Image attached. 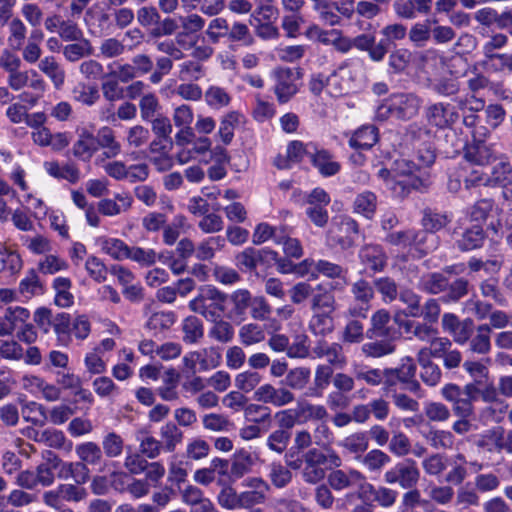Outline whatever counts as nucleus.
I'll return each instance as SVG.
<instances>
[{
    "label": "nucleus",
    "instance_id": "1",
    "mask_svg": "<svg viewBox=\"0 0 512 512\" xmlns=\"http://www.w3.org/2000/svg\"><path fill=\"white\" fill-rule=\"evenodd\" d=\"M436 155L430 147L418 149L413 158H401L394 161L392 172L382 168L378 176L382 178L386 188L395 197H403L410 189L426 188L430 184L429 168Z\"/></svg>",
    "mask_w": 512,
    "mask_h": 512
},
{
    "label": "nucleus",
    "instance_id": "2",
    "mask_svg": "<svg viewBox=\"0 0 512 512\" xmlns=\"http://www.w3.org/2000/svg\"><path fill=\"white\" fill-rule=\"evenodd\" d=\"M7 84L15 91L24 87L32 89V93L23 92L19 96L22 103L30 106H35L47 90V83L35 69L20 70L18 68L14 70L11 75H8Z\"/></svg>",
    "mask_w": 512,
    "mask_h": 512
},
{
    "label": "nucleus",
    "instance_id": "3",
    "mask_svg": "<svg viewBox=\"0 0 512 512\" xmlns=\"http://www.w3.org/2000/svg\"><path fill=\"white\" fill-rule=\"evenodd\" d=\"M361 65L356 60L347 59L332 71L327 80V93L332 97L348 95L357 87Z\"/></svg>",
    "mask_w": 512,
    "mask_h": 512
},
{
    "label": "nucleus",
    "instance_id": "4",
    "mask_svg": "<svg viewBox=\"0 0 512 512\" xmlns=\"http://www.w3.org/2000/svg\"><path fill=\"white\" fill-rule=\"evenodd\" d=\"M420 100L412 94H397L385 99L377 106L375 117L378 120L410 119L418 114Z\"/></svg>",
    "mask_w": 512,
    "mask_h": 512
},
{
    "label": "nucleus",
    "instance_id": "5",
    "mask_svg": "<svg viewBox=\"0 0 512 512\" xmlns=\"http://www.w3.org/2000/svg\"><path fill=\"white\" fill-rule=\"evenodd\" d=\"M228 296L213 285H203L198 288V295L190 300L188 307L191 311L206 318H216L225 312Z\"/></svg>",
    "mask_w": 512,
    "mask_h": 512
},
{
    "label": "nucleus",
    "instance_id": "6",
    "mask_svg": "<svg viewBox=\"0 0 512 512\" xmlns=\"http://www.w3.org/2000/svg\"><path fill=\"white\" fill-rule=\"evenodd\" d=\"M480 389L474 383L465 384L463 389L454 383L443 386L441 394L443 398L452 403L455 415L469 417L473 415V402L478 399Z\"/></svg>",
    "mask_w": 512,
    "mask_h": 512
},
{
    "label": "nucleus",
    "instance_id": "7",
    "mask_svg": "<svg viewBox=\"0 0 512 512\" xmlns=\"http://www.w3.org/2000/svg\"><path fill=\"white\" fill-rule=\"evenodd\" d=\"M358 235V225L348 215L335 216L328 232L331 242L340 245L341 248H349L355 244Z\"/></svg>",
    "mask_w": 512,
    "mask_h": 512
},
{
    "label": "nucleus",
    "instance_id": "8",
    "mask_svg": "<svg viewBox=\"0 0 512 512\" xmlns=\"http://www.w3.org/2000/svg\"><path fill=\"white\" fill-rule=\"evenodd\" d=\"M220 363L221 354L214 348L190 351L182 358L184 369L192 374L216 369Z\"/></svg>",
    "mask_w": 512,
    "mask_h": 512
},
{
    "label": "nucleus",
    "instance_id": "9",
    "mask_svg": "<svg viewBox=\"0 0 512 512\" xmlns=\"http://www.w3.org/2000/svg\"><path fill=\"white\" fill-rule=\"evenodd\" d=\"M420 477L419 468L415 461L405 460L393 466L384 473V481L389 484L398 483L403 489L416 486Z\"/></svg>",
    "mask_w": 512,
    "mask_h": 512
},
{
    "label": "nucleus",
    "instance_id": "10",
    "mask_svg": "<svg viewBox=\"0 0 512 512\" xmlns=\"http://www.w3.org/2000/svg\"><path fill=\"white\" fill-rule=\"evenodd\" d=\"M75 452L81 462H64L61 473H64L65 478L73 475L76 469L86 470V464H99L102 459L101 448L95 442L89 441L78 444L75 447Z\"/></svg>",
    "mask_w": 512,
    "mask_h": 512
},
{
    "label": "nucleus",
    "instance_id": "11",
    "mask_svg": "<svg viewBox=\"0 0 512 512\" xmlns=\"http://www.w3.org/2000/svg\"><path fill=\"white\" fill-rule=\"evenodd\" d=\"M512 178V167L508 162H498L495 164L489 176H483L479 174L477 170L472 172L471 177L466 179L467 185H490V186H501L504 188H510L509 183Z\"/></svg>",
    "mask_w": 512,
    "mask_h": 512
},
{
    "label": "nucleus",
    "instance_id": "12",
    "mask_svg": "<svg viewBox=\"0 0 512 512\" xmlns=\"http://www.w3.org/2000/svg\"><path fill=\"white\" fill-rule=\"evenodd\" d=\"M245 490L241 493L242 509H251L255 505L266 502L269 494V484L258 477H249L243 480Z\"/></svg>",
    "mask_w": 512,
    "mask_h": 512
},
{
    "label": "nucleus",
    "instance_id": "13",
    "mask_svg": "<svg viewBox=\"0 0 512 512\" xmlns=\"http://www.w3.org/2000/svg\"><path fill=\"white\" fill-rule=\"evenodd\" d=\"M466 215L471 222L476 223L475 225H481L489 217H496V222H490V226L494 231H498V227L502 226L499 206H495L492 199H480L468 208Z\"/></svg>",
    "mask_w": 512,
    "mask_h": 512
},
{
    "label": "nucleus",
    "instance_id": "14",
    "mask_svg": "<svg viewBox=\"0 0 512 512\" xmlns=\"http://www.w3.org/2000/svg\"><path fill=\"white\" fill-rule=\"evenodd\" d=\"M275 78L274 93L277 96L278 103L285 104L298 91L296 80L298 76L290 68H278L273 72Z\"/></svg>",
    "mask_w": 512,
    "mask_h": 512
},
{
    "label": "nucleus",
    "instance_id": "15",
    "mask_svg": "<svg viewBox=\"0 0 512 512\" xmlns=\"http://www.w3.org/2000/svg\"><path fill=\"white\" fill-rule=\"evenodd\" d=\"M417 366L411 356H405L401 365L396 369H386L387 384L393 385L396 381L407 384L408 390L418 392L420 384L415 380Z\"/></svg>",
    "mask_w": 512,
    "mask_h": 512
},
{
    "label": "nucleus",
    "instance_id": "16",
    "mask_svg": "<svg viewBox=\"0 0 512 512\" xmlns=\"http://www.w3.org/2000/svg\"><path fill=\"white\" fill-rule=\"evenodd\" d=\"M30 318L31 312L26 307L19 305L6 307L3 315L0 316V336L17 333L20 326L30 321Z\"/></svg>",
    "mask_w": 512,
    "mask_h": 512
},
{
    "label": "nucleus",
    "instance_id": "17",
    "mask_svg": "<svg viewBox=\"0 0 512 512\" xmlns=\"http://www.w3.org/2000/svg\"><path fill=\"white\" fill-rule=\"evenodd\" d=\"M253 399L280 407L294 402L295 395L287 388H275L274 385L265 383L254 391Z\"/></svg>",
    "mask_w": 512,
    "mask_h": 512
},
{
    "label": "nucleus",
    "instance_id": "18",
    "mask_svg": "<svg viewBox=\"0 0 512 512\" xmlns=\"http://www.w3.org/2000/svg\"><path fill=\"white\" fill-rule=\"evenodd\" d=\"M327 462V456L317 450L312 449L304 454L303 479L309 483H317L323 480L325 470L324 463Z\"/></svg>",
    "mask_w": 512,
    "mask_h": 512
},
{
    "label": "nucleus",
    "instance_id": "19",
    "mask_svg": "<svg viewBox=\"0 0 512 512\" xmlns=\"http://www.w3.org/2000/svg\"><path fill=\"white\" fill-rule=\"evenodd\" d=\"M314 143H303L300 140H293L286 147V158L278 156L275 164L278 168H288L292 164L300 163L305 156L310 159L313 154Z\"/></svg>",
    "mask_w": 512,
    "mask_h": 512
},
{
    "label": "nucleus",
    "instance_id": "20",
    "mask_svg": "<svg viewBox=\"0 0 512 512\" xmlns=\"http://www.w3.org/2000/svg\"><path fill=\"white\" fill-rule=\"evenodd\" d=\"M311 162L324 177L336 175L341 170V164L336 161L330 151L319 148L316 144L312 150Z\"/></svg>",
    "mask_w": 512,
    "mask_h": 512
},
{
    "label": "nucleus",
    "instance_id": "21",
    "mask_svg": "<svg viewBox=\"0 0 512 512\" xmlns=\"http://www.w3.org/2000/svg\"><path fill=\"white\" fill-rule=\"evenodd\" d=\"M457 117L455 107L450 104L437 103L427 109L428 123L439 128L454 124Z\"/></svg>",
    "mask_w": 512,
    "mask_h": 512
},
{
    "label": "nucleus",
    "instance_id": "22",
    "mask_svg": "<svg viewBox=\"0 0 512 512\" xmlns=\"http://www.w3.org/2000/svg\"><path fill=\"white\" fill-rule=\"evenodd\" d=\"M133 204V198L127 193H118L114 198H103L98 203V211L105 216H116L127 212Z\"/></svg>",
    "mask_w": 512,
    "mask_h": 512
},
{
    "label": "nucleus",
    "instance_id": "23",
    "mask_svg": "<svg viewBox=\"0 0 512 512\" xmlns=\"http://www.w3.org/2000/svg\"><path fill=\"white\" fill-rule=\"evenodd\" d=\"M243 121V114L236 112V110L224 114L220 119L216 137H218L224 145L231 144L234 139V130L242 125Z\"/></svg>",
    "mask_w": 512,
    "mask_h": 512
},
{
    "label": "nucleus",
    "instance_id": "24",
    "mask_svg": "<svg viewBox=\"0 0 512 512\" xmlns=\"http://www.w3.org/2000/svg\"><path fill=\"white\" fill-rule=\"evenodd\" d=\"M94 242L100 248V252L109 255L111 258L117 261L127 259L128 245L120 238L102 235L96 237Z\"/></svg>",
    "mask_w": 512,
    "mask_h": 512
},
{
    "label": "nucleus",
    "instance_id": "25",
    "mask_svg": "<svg viewBox=\"0 0 512 512\" xmlns=\"http://www.w3.org/2000/svg\"><path fill=\"white\" fill-rule=\"evenodd\" d=\"M43 166L48 175L56 179L67 180L71 184L77 183L81 178L80 169L72 163L61 165L57 160H48Z\"/></svg>",
    "mask_w": 512,
    "mask_h": 512
},
{
    "label": "nucleus",
    "instance_id": "26",
    "mask_svg": "<svg viewBox=\"0 0 512 512\" xmlns=\"http://www.w3.org/2000/svg\"><path fill=\"white\" fill-rule=\"evenodd\" d=\"M177 42L185 50H191V57L197 60H207L214 53L213 47L206 44L205 39L200 40L199 36L191 37L189 41L184 40V35H177Z\"/></svg>",
    "mask_w": 512,
    "mask_h": 512
},
{
    "label": "nucleus",
    "instance_id": "27",
    "mask_svg": "<svg viewBox=\"0 0 512 512\" xmlns=\"http://www.w3.org/2000/svg\"><path fill=\"white\" fill-rule=\"evenodd\" d=\"M38 68L51 80L56 89H60L65 84V70L58 63L55 57L47 56L38 62Z\"/></svg>",
    "mask_w": 512,
    "mask_h": 512
},
{
    "label": "nucleus",
    "instance_id": "28",
    "mask_svg": "<svg viewBox=\"0 0 512 512\" xmlns=\"http://www.w3.org/2000/svg\"><path fill=\"white\" fill-rule=\"evenodd\" d=\"M361 262L372 271H381L386 262L385 253L379 245H366L359 252Z\"/></svg>",
    "mask_w": 512,
    "mask_h": 512
},
{
    "label": "nucleus",
    "instance_id": "29",
    "mask_svg": "<svg viewBox=\"0 0 512 512\" xmlns=\"http://www.w3.org/2000/svg\"><path fill=\"white\" fill-rule=\"evenodd\" d=\"M336 307L337 303L331 290L321 284L317 285L312 294V311L333 313Z\"/></svg>",
    "mask_w": 512,
    "mask_h": 512
},
{
    "label": "nucleus",
    "instance_id": "30",
    "mask_svg": "<svg viewBox=\"0 0 512 512\" xmlns=\"http://www.w3.org/2000/svg\"><path fill=\"white\" fill-rule=\"evenodd\" d=\"M183 342L187 344H197L204 336V326L201 319L197 316H187L182 324Z\"/></svg>",
    "mask_w": 512,
    "mask_h": 512
},
{
    "label": "nucleus",
    "instance_id": "31",
    "mask_svg": "<svg viewBox=\"0 0 512 512\" xmlns=\"http://www.w3.org/2000/svg\"><path fill=\"white\" fill-rule=\"evenodd\" d=\"M204 99L208 107L219 110L231 104L232 96L224 87L211 85L206 88Z\"/></svg>",
    "mask_w": 512,
    "mask_h": 512
},
{
    "label": "nucleus",
    "instance_id": "32",
    "mask_svg": "<svg viewBox=\"0 0 512 512\" xmlns=\"http://www.w3.org/2000/svg\"><path fill=\"white\" fill-rule=\"evenodd\" d=\"M96 140L98 147L103 148V156L106 158H114L120 154L121 145L110 127L100 128Z\"/></svg>",
    "mask_w": 512,
    "mask_h": 512
},
{
    "label": "nucleus",
    "instance_id": "33",
    "mask_svg": "<svg viewBox=\"0 0 512 512\" xmlns=\"http://www.w3.org/2000/svg\"><path fill=\"white\" fill-rule=\"evenodd\" d=\"M296 409L300 424L314 420L321 421L328 415V412L323 405L313 404L305 400L298 401Z\"/></svg>",
    "mask_w": 512,
    "mask_h": 512
},
{
    "label": "nucleus",
    "instance_id": "34",
    "mask_svg": "<svg viewBox=\"0 0 512 512\" xmlns=\"http://www.w3.org/2000/svg\"><path fill=\"white\" fill-rule=\"evenodd\" d=\"M378 139L377 129L374 126L358 128L349 139V145L355 149H369Z\"/></svg>",
    "mask_w": 512,
    "mask_h": 512
},
{
    "label": "nucleus",
    "instance_id": "35",
    "mask_svg": "<svg viewBox=\"0 0 512 512\" xmlns=\"http://www.w3.org/2000/svg\"><path fill=\"white\" fill-rule=\"evenodd\" d=\"M358 480H361V472L357 470H335L329 476V483L334 490H343L353 487Z\"/></svg>",
    "mask_w": 512,
    "mask_h": 512
},
{
    "label": "nucleus",
    "instance_id": "36",
    "mask_svg": "<svg viewBox=\"0 0 512 512\" xmlns=\"http://www.w3.org/2000/svg\"><path fill=\"white\" fill-rule=\"evenodd\" d=\"M314 352L319 357H325L326 360L332 365L343 367L346 364V358L342 352L341 344L320 343L316 346Z\"/></svg>",
    "mask_w": 512,
    "mask_h": 512
},
{
    "label": "nucleus",
    "instance_id": "37",
    "mask_svg": "<svg viewBox=\"0 0 512 512\" xmlns=\"http://www.w3.org/2000/svg\"><path fill=\"white\" fill-rule=\"evenodd\" d=\"M308 268H309V274L311 273V275L314 277H316V275L314 274V271H316V272H318L324 276L330 277V278H339L340 281H342V284H344V285L347 284V280H346L347 272L345 271L344 268H342L338 264H334V263L324 261V260H320L316 263H314L312 261V264L310 266H308Z\"/></svg>",
    "mask_w": 512,
    "mask_h": 512
},
{
    "label": "nucleus",
    "instance_id": "38",
    "mask_svg": "<svg viewBox=\"0 0 512 512\" xmlns=\"http://www.w3.org/2000/svg\"><path fill=\"white\" fill-rule=\"evenodd\" d=\"M449 282L441 273H428L420 277L418 286L422 291L430 294H438L448 287Z\"/></svg>",
    "mask_w": 512,
    "mask_h": 512
},
{
    "label": "nucleus",
    "instance_id": "39",
    "mask_svg": "<svg viewBox=\"0 0 512 512\" xmlns=\"http://www.w3.org/2000/svg\"><path fill=\"white\" fill-rule=\"evenodd\" d=\"M239 340L244 346L259 344L265 340V330L260 324L247 323L239 328Z\"/></svg>",
    "mask_w": 512,
    "mask_h": 512
},
{
    "label": "nucleus",
    "instance_id": "40",
    "mask_svg": "<svg viewBox=\"0 0 512 512\" xmlns=\"http://www.w3.org/2000/svg\"><path fill=\"white\" fill-rule=\"evenodd\" d=\"M464 158L473 165L485 166L490 164L493 155L490 147L477 143L466 148Z\"/></svg>",
    "mask_w": 512,
    "mask_h": 512
},
{
    "label": "nucleus",
    "instance_id": "41",
    "mask_svg": "<svg viewBox=\"0 0 512 512\" xmlns=\"http://www.w3.org/2000/svg\"><path fill=\"white\" fill-rule=\"evenodd\" d=\"M22 265L21 255L16 250L12 247L0 246V273L3 271L18 273Z\"/></svg>",
    "mask_w": 512,
    "mask_h": 512
},
{
    "label": "nucleus",
    "instance_id": "42",
    "mask_svg": "<svg viewBox=\"0 0 512 512\" xmlns=\"http://www.w3.org/2000/svg\"><path fill=\"white\" fill-rule=\"evenodd\" d=\"M470 349L478 354L491 351V327L488 324H482L477 328L476 334L471 338Z\"/></svg>",
    "mask_w": 512,
    "mask_h": 512
},
{
    "label": "nucleus",
    "instance_id": "43",
    "mask_svg": "<svg viewBox=\"0 0 512 512\" xmlns=\"http://www.w3.org/2000/svg\"><path fill=\"white\" fill-rule=\"evenodd\" d=\"M21 414L25 421L34 425L43 426L48 422V414L42 404L27 402L21 407Z\"/></svg>",
    "mask_w": 512,
    "mask_h": 512
},
{
    "label": "nucleus",
    "instance_id": "44",
    "mask_svg": "<svg viewBox=\"0 0 512 512\" xmlns=\"http://www.w3.org/2000/svg\"><path fill=\"white\" fill-rule=\"evenodd\" d=\"M265 253H267L270 258L275 259L278 266V272L282 274L296 273L300 276H305L306 274H309L308 266L313 264V261L311 260H304L302 263L294 265L293 263L285 260V258L279 257L276 252L266 251Z\"/></svg>",
    "mask_w": 512,
    "mask_h": 512
},
{
    "label": "nucleus",
    "instance_id": "45",
    "mask_svg": "<svg viewBox=\"0 0 512 512\" xmlns=\"http://www.w3.org/2000/svg\"><path fill=\"white\" fill-rule=\"evenodd\" d=\"M8 44L11 48L21 49L23 42L27 36V27L21 18L12 17L8 22Z\"/></svg>",
    "mask_w": 512,
    "mask_h": 512
},
{
    "label": "nucleus",
    "instance_id": "46",
    "mask_svg": "<svg viewBox=\"0 0 512 512\" xmlns=\"http://www.w3.org/2000/svg\"><path fill=\"white\" fill-rule=\"evenodd\" d=\"M160 436L164 450L173 452L178 444L181 443L183 433L176 424L169 422L161 426Z\"/></svg>",
    "mask_w": 512,
    "mask_h": 512
},
{
    "label": "nucleus",
    "instance_id": "47",
    "mask_svg": "<svg viewBox=\"0 0 512 512\" xmlns=\"http://www.w3.org/2000/svg\"><path fill=\"white\" fill-rule=\"evenodd\" d=\"M18 292L27 299L43 293V285L36 271L30 270L26 273L19 283Z\"/></svg>",
    "mask_w": 512,
    "mask_h": 512
},
{
    "label": "nucleus",
    "instance_id": "48",
    "mask_svg": "<svg viewBox=\"0 0 512 512\" xmlns=\"http://www.w3.org/2000/svg\"><path fill=\"white\" fill-rule=\"evenodd\" d=\"M73 99L85 106H93L100 98L99 90L94 85L78 83L72 90Z\"/></svg>",
    "mask_w": 512,
    "mask_h": 512
},
{
    "label": "nucleus",
    "instance_id": "49",
    "mask_svg": "<svg viewBox=\"0 0 512 512\" xmlns=\"http://www.w3.org/2000/svg\"><path fill=\"white\" fill-rule=\"evenodd\" d=\"M189 227L187 217L184 215L174 216L170 225L163 230V242L167 245H173L181 233L186 232Z\"/></svg>",
    "mask_w": 512,
    "mask_h": 512
},
{
    "label": "nucleus",
    "instance_id": "50",
    "mask_svg": "<svg viewBox=\"0 0 512 512\" xmlns=\"http://www.w3.org/2000/svg\"><path fill=\"white\" fill-rule=\"evenodd\" d=\"M179 373L174 369L165 372L163 377V385L158 389V393L162 400L174 401L178 399L177 385L179 382Z\"/></svg>",
    "mask_w": 512,
    "mask_h": 512
},
{
    "label": "nucleus",
    "instance_id": "51",
    "mask_svg": "<svg viewBox=\"0 0 512 512\" xmlns=\"http://www.w3.org/2000/svg\"><path fill=\"white\" fill-rule=\"evenodd\" d=\"M318 17L327 25L336 26L341 22V17L336 12V2L332 0H321L313 5Z\"/></svg>",
    "mask_w": 512,
    "mask_h": 512
},
{
    "label": "nucleus",
    "instance_id": "52",
    "mask_svg": "<svg viewBox=\"0 0 512 512\" xmlns=\"http://www.w3.org/2000/svg\"><path fill=\"white\" fill-rule=\"evenodd\" d=\"M225 246V238L222 236H211L200 243L196 248V256L201 261L213 258L216 251H220Z\"/></svg>",
    "mask_w": 512,
    "mask_h": 512
},
{
    "label": "nucleus",
    "instance_id": "53",
    "mask_svg": "<svg viewBox=\"0 0 512 512\" xmlns=\"http://www.w3.org/2000/svg\"><path fill=\"white\" fill-rule=\"evenodd\" d=\"M97 149L96 138L92 134H82L74 144V156L90 160Z\"/></svg>",
    "mask_w": 512,
    "mask_h": 512
},
{
    "label": "nucleus",
    "instance_id": "54",
    "mask_svg": "<svg viewBox=\"0 0 512 512\" xmlns=\"http://www.w3.org/2000/svg\"><path fill=\"white\" fill-rule=\"evenodd\" d=\"M68 267L69 265L64 258L51 253H48L38 261V272L42 274H56L66 271Z\"/></svg>",
    "mask_w": 512,
    "mask_h": 512
},
{
    "label": "nucleus",
    "instance_id": "55",
    "mask_svg": "<svg viewBox=\"0 0 512 512\" xmlns=\"http://www.w3.org/2000/svg\"><path fill=\"white\" fill-rule=\"evenodd\" d=\"M126 259L142 266H150L155 264L157 254L153 248L128 245Z\"/></svg>",
    "mask_w": 512,
    "mask_h": 512
},
{
    "label": "nucleus",
    "instance_id": "56",
    "mask_svg": "<svg viewBox=\"0 0 512 512\" xmlns=\"http://www.w3.org/2000/svg\"><path fill=\"white\" fill-rule=\"evenodd\" d=\"M368 443L366 432H356L346 436L340 443V446L348 453L360 455L367 451Z\"/></svg>",
    "mask_w": 512,
    "mask_h": 512
},
{
    "label": "nucleus",
    "instance_id": "57",
    "mask_svg": "<svg viewBox=\"0 0 512 512\" xmlns=\"http://www.w3.org/2000/svg\"><path fill=\"white\" fill-rule=\"evenodd\" d=\"M376 205L375 194L372 192H363L358 194L354 200V212L366 218H372L375 215Z\"/></svg>",
    "mask_w": 512,
    "mask_h": 512
},
{
    "label": "nucleus",
    "instance_id": "58",
    "mask_svg": "<svg viewBox=\"0 0 512 512\" xmlns=\"http://www.w3.org/2000/svg\"><path fill=\"white\" fill-rule=\"evenodd\" d=\"M309 326L314 334L325 335L334 328L331 312L313 311Z\"/></svg>",
    "mask_w": 512,
    "mask_h": 512
},
{
    "label": "nucleus",
    "instance_id": "59",
    "mask_svg": "<svg viewBox=\"0 0 512 512\" xmlns=\"http://www.w3.org/2000/svg\"><path fill=\"white\" fill-rule=\"evenodd\" d=\"M48 455V462L38 465L36 473L38 484L40 483L44 487H47V485L53 483L55 479L54 469H56L60 463V460L57 455L51 452H48Z\"/></svg>",
    "mask_w": 512,
    "mask_h": 512
},
{
    "label": "nucleus",
    "instance_id": "60",
    "mask_svg": "<svg viewBox=\"0 0 512 512\" xmlns=\"http://www.w3.org/2000/svg\"><path fill=\"white\" fill-rule=\"evenodd\" d=\"M483 241L484 232L481 225H474L466 229L458 244L464 251H471V249L480 247Z\"/></svg>",
    "mask_w": 512,
    "mask_h": 512
},
{
    "label": "nucleus",
    "instance_id": "61",
    "mask_svg": "<svg viewBox=\"0 0 512 512\" xmlns=\"http://www.w3.org/2000/svg\"><path fill=\"white\" fill-rule=\"evenodd\" d=\"M491 363L490 359L483 361H465L464 369L473 378L474 384H481L488 379L489 369L488 365Z\"/></svg>",
    "mask_w": 512,
    "mask_h": 512
},
{
    "label": "nucleus",
    "instance_id": "62",
    "mask_svg": "<svg viewBox=\"0 0 512 512\" xmlns=\"http://www.w3.org/2000/svg\"><path fill=\"white\" fill-rule=\"evenodd\" d=\"M477 444L489 452L502 451V429L496 428L480 434Z\"/></svg>",
    "mask_w": 512,
    "mask_h": 512
},
{
    "label": "nucleus",
    "instance_id": "63",
    "mask_svg": "<svg viewBox=\"0 0 512 512\" xmlns=\"http://www.w3.org/2000/svg\"><path fill=\"white\" fill-rule=\"evenodd\" d=\"M310 377V369L294 368L286 373L285 383L290 389L303 390L310 381Z\"/></svg>",
    "mask_w": 512,
    "mask_h": 512
},
{
    "label": "nucleus",
    "instance_id": "64",
    "mask_svg": "<svg viewBox=\"0 0 512 512\" xmlns=\"http://www.w3.org/2000/svg\"><path fill=\"white\" fill-rule=\"evenodd\" d=\"M176 316L173 312H155L146 322V326L154 332H161L174 325Z\"/></svg>",
    "mask_w": 512,
    "mask_h": 512
}]
</instances>
